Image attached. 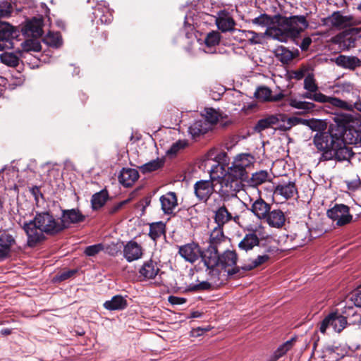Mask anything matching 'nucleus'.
I'll return each instance as SVG.
<instances>
[{"label":"nucleus","instance_id":"18","mask_svg":"<svg viewBox=\"0 0 361 361\" xmlns=\"http://www.w3.org/2000/svg\"><path fill=\"white\" fill-rule=\"evenodd\" d=\"M275 195H281L286 200L292 198L298 193V189L295 182H282L279 183L274 190Z\"/></svg>","mask_w":361,"mask_h":361},{"label":"nucleus","instance_id":"20","mask_svg":"<svg viewBox=\"0 0 361 361\" xmlns=\"http://www.w3.org/2000/svg\"><path fill=\"white\" fill-rule=\"evenodd\" d=\"M271 93L272 91L268 87L260 86L257 88L254 95L258 100L262 102H279L285 97L281 92L276 95H272Z\"/></svg>","mask_w":361,"mask_h":361},{"label":"nucleus","instance_id":"2","mask_svg":"<svg viewBox=\"0 0 361 361\" xmlns=\"http://www.w3.org/2000/svg\"><path fill=\"white\" fill-rule=\"evenodd\" d=\"M62 222L51 212H37L33 219L25 221L22 228L26 233L27 245L35 247L49 236H56L63 232Z\"/></svg>","mask_w":361,"mask_h":361},{"label":"nucleus","instance_id":"46","mask_svg":"<svg viewBox=\"0 0 361 361\" xmlns=\"http://www.w3.org/2000/svg\"><path fill=\"white\" fill-rule=\"evenodd\" d=\"M269 259V256L267 255H259L255 259L252 260L250 264H244V271H248L258 267L267 262Z\"/></svg>","mask_w":361,"mask_h":361},{"label":"nucleus","instance_id":"64","mask_svg":"<svg viewBox=\"0 0 361 361\" xmlns=\"http://www.w3.org/2000/svg\"><path fill=\"white\" fill-rule=\"evenodd\" d=\"M274 116L275 117V118H276V120H277V123H279V122L288 123V117L286 114H279L274 115Z\"/></svg>","mask_w":361,"mask_h":361},{"label":"nucleus","instance_id":"43","mask_svg":"<svg viewBox=\"0 0 361 361\" xmlns=\"http://www.w3.org/2000/svg\"><path fill=\"white\" fill-rule=\"evenodd\" d=\"M108 195L107 193L102 190L92 195L91 203L94 210L101 208L106 202Z\"/></svg>","mask_w":361,"mask_h":361},{"label":"nucleus","instance_id":"48","mask_svg":"<svg viewBox=\"0 0 361 361\" xmlns=\"http://www.w3.org/2000/svg\"><path fill=\"white\" fill-rule=\"evenodd\" d=\"M221 39V35L217 31H212L209 32L205 39L204 44L208 47H214L219 44Z\"/></svg>","mask_w":361,"mask_h":361},{"label":"nucleus","instance_id":"33","mask_svg":"<svg viewBox=\"0 0 361 361\" xmlns=\"http://www.w3.org/2000/svg\"><path fill=\"white\" fill-rule=\"evenodd\" d=\"M96 17H98L102 24L109 25L112 22V12L104 4H99L95 9Z\"/></svg>","mask_w":361,"mask_h":361},{"label":"nucleus","instance_id":"52","mask_svg":"<svg viewBox=\"0 0 361 361\" xmlns=\"http://www.w3.org/2000/svg\"><path fill=\"white\" fill-rule=\"evenodd\" d=\"M304 88L311 92H315L318 90V86L315 82L313 75H307L304 80Z\"/></svg>","mask_w":361,"mask_h":361},{"label":"nucleus","instance_id":"63","mask_svg":"<svg viewBox=\"0 0 361 361\" xmlns=\"http://www.w3.org/2000/svg\"><path fill=\"white\" fill-rule=\"evenodd\" d=\"M312 39L310 37H305L302 40L301 43H298V46L301 49L302 51H307L309 49V47L312 43Z\"/></svg>","mask_w":361,"mask_h":361},{"label":"nucleus","instance_id":"17","mask_svg":"<svg viewBox=\"0 0 361 361\" xmlns=\"http://www.w3.org/2000/svg\"><path fill=\"white\" fill-rule=\"evenodd\" d=\"M140 175L137 169L123 168L118 175L119 183L126 188L131 187L139 178Z\"/></svg>","mask_w":361,"mask_h":361},{"label":"nucleus","instance_id":"47","mask_svg":"<svg viewBox=\"0 0 361 361\" xmlns=\"http://www.w3.org/2000/svg\"><path fill=\"white\" fill-rule=\"evenodd\" d=\"M78 270L77 269L64 270L55 275L53 281L55 283H61L73 277L78 273Z\"/></svg>","mask_w":361,"mask_h":361},{"label":"nucleus","instance_id":"35","mask_svg":"<svg viewBox=\"0 0 361 361\" xmlns=\"http://www.w3.org/2000/svg\"><path fill=\"white\" fill-rule=\"evenodd\" d=\"M161 235H166V224L163 221L154 222L149 224V236L157 241Z\"/></svg>","mask_w":361,"mask_h":361},{"label":"nucleus","instance_id":"19","mask_svg":"<svg viewBox=\"0 0 361 361\" xmlns=\"http://www.w3.org/2000/svg\"><path fill=\"white\" fill-rule=\"evenodd\" d=\"M161 209L165 214H172L173 209L178 206L176 192H169L160 197Z\"/></svg>","mask_w":361,"mask_h":361},{"label":"nucleus","instance_id":"27","mask_svg":"<svg viewBox=\"0 0 361 361\" xmlns=\"http://www.w3.org/2000/svg\"><path fill=\"white\" fill-rule=\"evenodd\" d=\"M238 255L235 251L226 250L223 254L219 255V260L218 262V267H221L222 269H226L227 267L235 266L237 263Z\"/></svg>","mask_w":361,"mask_h":361},{"label":"nucleus","instance_id":"10","mask_svg":"<svg viewBox=\"0 0 361 361\" xmlns=\"http://www.w3.org/2000/svg\"><path fill=\"white\" fill-rule=\"evenodd\" d=\"M43 25L44 20L42 16L33 17L32 19L26 22L21 28V30L24 35L38 38L42 37L43 35Z\"/></svg>","mask_w":361,"mask_h":361},{"label":"nucleus","instance_id":"8","mask_svg":"<svg viewBox=\"0 0 361 361\" xmlns=\"http://www.w3.org/2000/svg\"><path fill=\"white\" fill-rule=\"evenodd\" d=\"M16 37V30L12 25L6 22H0V51L13 48L12 40Z\"/></svg>","mask_w":361,"mask_h":361},{"label":"nucleus","instance_id":"36","mask_svg":"<svg viewBox=\"0 0 361 361\" xmlns=\"http://www.w3.org/2000/svg\"><path fill=\"white\" fill-rule=\"evenodd\" d=\"M43 41L48 46L54 48H59L63 44L62 36L59 32H49L44 37Z\"/></svg>","mask_w":361,"mask_h":361},{"label":"nucleus","instance_id":"32","mask_svg":"<svg viewBox=\"0 0 361 361\" xmlns=\"http://www.w3.org/2000/svg\"><path fill=\"white\" fill-rule=\"evenodd\" d=\"M259 239L255 233H250L246 234L243 240L239 243L238 247L240 250L248 251L252 250L255 246L258 245Z\"/></svg>","mask_w":361,"mask_h":361},{"label":"nucleus","instance_id":"39","mask_svg":"<svg viewBox=\"0 0 361 361\" xmlns=\"http://www.w3.org/2000/svg\"><path fill=\"white\" fill-rule=\"evenodd\" d=\"M218 28L223 32L234 30L235 20L231 17H219L216 20Z\"/></svg>","mask_w":361,"mask_h":361},{"label":"nucleus","instance_id":"6","mask_svg":"<svg viewBox=\"0 0 361 361\" xmlns=\"http://www.w3.org/2000/svg\"><path fill=\"white\" fill-rule=\"evenodd\" d=\"M354 308L351 306H345L342 311L336 309L335 311L329 313L332 317L331 319V326L336 332L341 333L346 326L347 317L353 315Z\"/></svg>","mask_w":361,"mask_h":361},{"label":"nucleus","instance_id":"59","mask_svg":"<svg viewBox=\"0 0 361 361\" xmlns=\"http://www.w3.org/2000/svg\"><path fill=\"white\" fill-rule=\"evenodd\" d=\"M243 267L244 265L241 267L235 266L233 268L227 271L228 276H231L237 275L238 278L244 276L246 271H244V269H243Z\"/></svg>","mask_w":361,"mask_h":361},{"label":"nucleus","instance_id":"21","mask_svg":"<svg viewBox=\"0 0 361 361\" xmlns=\"http://www.w3.org/2000/svg\"><path fill=\"white\" fill-rule=\"evenodd\" d=\"M123 255L128 262L140 259L142 255V248L137 242L129 241L123 248Z\"/></svg>","mask_w":361,"mask_h":361},{"label":"nucleus","instance_id":"26","mask_svg":"<svg viewBox=\"0 0 361 361\" xmlns=\"http://www.w3.org/2000/svg\"><path fill=\"white\" fill-rule=\"evenodd\" d=\"M296 341L297 337L294 336L279 346L274 353L269 357V361H277L279 360L281 357L285 355L288 351L293 348Z\"/></svg>","mask_w":361,"mask_h":361},{"label":"nucleus","instance_id":"29","mask_svg":"<svg viewBox=\"0 0 361 361\" xmlns=\"http://www.w3.org/2000/svg\"><path fill=\"white\" fill-rule=\"evenodd\" d=\"M255 161V158L253 155L250 153H243L236 155L232 162L242 169L247 171L254 164Z\"/></svg>","mask_w":361,"mask_h":361},{"label":"nucleus","instance_id":"4","mask_svg":"<svg viewBox=\"0 0 361 361\" xmlns=\"http://www.w3.org/2000/svg\"><path fill=\"white\" fill-rule=\"evenodd\" d=\"M250 180L247 171L242 169L233 162L228 166L226 173L219 180L221 190L224 195H233L240 191L244 182L248 183Z\"/></svg>","mask_w":361,"mask_h":361},{"label":"nucleus","instance_id":"44","mask_svg":"<svg viewBox=\"0 0 361 361\" xmlns=\"http://www.w3.org/2000/svg\"><path fill=\"white\" fill-rule=\"evenodd\" d=\"M203 116H204L203 120L208 122L211 128L218 123L220 117L219 113L213 108H206Z\"/></svg>","mask_w":361,"mask_h":361},{"label":"nucleus","instance_id":"41","mask_svg":"<svg viewBox=\"0 0 361 361\" xmlns=\"http://www.w3.org/2000/svg\"><path fill=\"white\" fill-rule=\"evenodd\" d=\"M290 105L293 108L302 110V114L312 112L316 107V105L312 102L298 101L297 99H291Z\"/></svg>","mask_w":361,"mask_h":361},{"label":"nucleus","instance_id":"31","mask_svg":"<svg viewBox=\"0 0 361 361\" xmlns=\"http://www.w3.org/2000/svg\"><path fill=\"white\" fill-rule=\"evenodd\" d=\"M214 152H209L205 160V166H209L211 161L221 164V169L226 171L225 167L229 164L230 159L226 152L221 151L212 157Z\"/></svg>","mask_w":361,"mask_h":361},{"label":"nucleus","instance_id":"37","mask_svg":"<svg viewBox=\"0 0 361 361\" xmlns=\"http://www.w3.org/2000/svg\"><path fill=\"white\" fill-rule=\"evenodd\" d=\"M164 162V159L157 158L140 166V170L144 174L151 173L161 169Z\"/></svg>","mask_w":361,"mask_h":361},{"label":"nucleus","instance_id":"45","mask_svg":"<svg viewBox=\"0 0 361 361\" xmlns=\"http://www.w3.org/2000/svg\"><path fill=\"white\" fill-rule=\"evenodd\" d=\"M269 173L267 171L262 170L252 174L249 182L252 185H259L267 181Z\"/></svg>","mask_w":361,"mask_h":361},{"label":"nucleus","instance_id":"28","mask_svg":"<svg viewBox=\"0 0 361 361\" xmlns=\"http://www.w3.org/2000/svg\"><path fill=\"white\" fill-rule=\"evenodd\" d=\"M210 129V124L203 119H200L191 125L189 127L188 131L193 138H196L201 135L207 133Z\"/></svg>","mask_w":361,"mask_h":361},{"label":"nucleus","instance_id":"57","mask_svg":"<svg viewBox=\"0 0 361 361\" xmlns=\"http://www.w3.org/2000/svg\"><path fill=\"white\" fill-rule=\"evenodd\" d=\"M185 146V144L182 141L179 140L175 143H173L171 147L167 150L168 155H176L178 151L181 149H183Z\"/></svg>","mask_w":361,"mask_h":361},{"label":"nucleus","instance_id":"61","mask_svg":"<svg viewBox=\"0 0 361 361\" xmlns=\"http://www.w3.org/2000/svg\"><path fill=\"white\" fill-rule=\"evenodd\" d=\"M168 301L173 305H182L187 302V299L185 298L177 297L174 295H170L168 298Z\"/></svg>","mask_w":361,"mask_h":361},{"label":"nucleus","instance_id":"58","mask_svg":"<svg viewBox=\"0 0 361 361\" xmlns=\"http://www.w3.org/2000/svg\"><path fill=\"white\" fill-rule=\"evenodd\" d=\"M332 317L329 314L324 318V319L319 324V329L322 334H325L328 327L331 326Z\"/></svg>","mask_w":361,"mask_h":361},{"label":"nucleus","instance_id":"62","mask_svg":"<svg viewBox=\"0 0 361 361\" xmlns=\"http://www.w3.org/2000/svg\"><path fill=\"white\" fill-rule=\"evenodd\" d=\"M304 121H305V118L295 117V116L288 117V125L290 126V128L291 129V128L293 126H297L299 124L304 125Z\"/></svg>","mask_w":361,"mask_h":361},{"label":"nucleus","instance_id":"11","mask_svg":"<svg viewBox=\"0 0 361 361\" xmlns=\"http://www.w3.org/2000/svg\"><path fill=\"white\" fill-rule=\"evenodd\" d=\"M16 244L15 238L7 231L0 232V262L11 257L12 247Z\"/></svg>","mask_w":361,"mask_h":361},{"label":"nucleus","instance_id":"42","mask_svg":"<svg viewBox=\"0 0 361 361\" xmlns=\"http://www.w3.org/2000/svg\"><path fill=\"white\" fill-rule=\"evenodd\" d=\"M1 62L10 67H16L19 64V57L13 52H4L0 54Z\"/></svg>","mask_w":361,"mask_h":361},{"label":"nucleus","instance_id":"55","mask_svg":"<svg viewBox=\"0 0 361 361\" xmlns=\"http://www.w3.org/2000/svg\"><path fill=\"white\" fill-rule=\"evenodd\" d=\"M361 27H348L345 29L342 35L344 38L350 39L353 37H355L359 35V37L361 38Z\"/></svg>","mask_w":361,"mask_h":361},{"label":"nucleus","instance_id":"23","mask_svg":"<svg viewBox=\"0 0 361 361\" xmlns=\"http://www.w3.org/2000/svg\"><path fill=\"white\" fill-rule=\"evenodd\" d=\"M264 221H266L270 226L280 228L285 224L286 216L283 212L281 209H274L269 211Z\"/></svg>","mask_w":361,"mask_h":361},{"label":"nucleus","instance_id":"49","mask_svg":"<svg viewBox=\"0 0 361 361\" xmlns=\"http://www.w3.org/2000/svg\"><path fill=\"white\" fill-rule=\"evenodd\" d=\"M21 45L25 51H39L42 49L41 44L38 41L33 39L25 40Z\"/></svg>","mask_w":361,"mask_h":361},{"label":"nucleus","instance_id":"34","mask_svg":"<svg viewBox=\"0 0 361 361\" xmlns=\"http://www.w3.org/2000/svg\"><path fill=\"white\" fill-rule=\"evenodd\" d=\"M104 250L105 252L112 255L113 253V247L110 244H108L105 242L102 243H99L93 245L87 246L85 250V254L87 256H94L100 251Z\"/></svg>","mask_w":361,"mask_h":361},{"label":"nucleus","instance_id":"25","mask_svg":"<svg viewBox=\"0 0 361 361\" xmlns=\"http://www.w3.org/2000/svg\"><path fill=\"white\" fill-rule=\"evenodd\" d=\"M232 214L228 212V209L223 204L214 212V222L217 224V227L224 228V225L232 219Z\"/></svg>","mask_w":361,"mask_h":361},{"label":"nucleus","instance_id":"53","mask_svg":"<svg viewBox=\"0 0 361 361\" xmlns=\"http://www.w3.org/2000/svg\"><path fill=\"white\" fill-rule=\"evenodd\" d=\"M13 11L12 6L7 1L0 3V18H8Z\"/></svg>","mask_w":361,"mask_h":361},{"label":"nucleus","instance_id":"5","mask_svg":"<svg viewBox=\"0 0 361 361\" xmlns=\"http://www.w3.org/2000/svg\"><path fill=\"white\" fill-rule=\"evenodd\" d=\"M327 216L333 221H336L338 226H345L352 221L353 216L350 214V209L347 205L341 204L327 211Z\"/></svg>","mask_w":361,"mask_h":361},{"label":"nucleus","instance_id":"7","mask_svg":"<svg viewBox=\"0 0 361 361\" xmlns=\"http://www.w3.org/2000/svg\"><path fill=\"white\" fill-rule=\"evenodd\" d=\"M85 219L86 216L78 208L61 209L60 220L63 224L62 228L63 231L68 229L72 224L83 222Z\"/></svg>","mask_w":361,"mask_h":361},{"label":"nucleus","instance_id":"3","mask_svg":"<svg viewBox=\"0 0 361 361\" xmlns=\"http://www.w3.org/2000/svg\"><path fill=\"white\" fill-rule=\"evenodd\" d=\"M276 27H270L269 34L281 42L292 40L298 44L300 34L309 26L305 16H292L290 17L276 16Z\"/></svg>","mask_w":361,"mask_h":361},{"label":"nucleus","instance_id":"15","mask_svg":"<svg viewBox=\"0 0 361 361\" xmlns=\"http://www.w3.org/2000/svg\"><path fill=\"white\" fill-rule=\"evenodd\" d=\"M219 248L209 245L205 251L202 250V256L200 258L204 262V266L212 271L218 267V262L219 260Z\"/></svg>","mask_w":361,"mask_h":361},{"label":"nucleus","instance_id":"51","mask_svg":"<svg viewBox=\"0 0 361 361\" xmlns=\"http://www.w3.org/2000/svg\"><path fill=\"white\" fill-rule=\"evenodd\" d=\"M212 288V284L208 281H202L198 284L195 285H190L187 289L186 292H198L202 290H209Z\"/></svg>","mask_w":361,"mask_h":361},{"label":"nucleus","instance_id":"60","mask_svg":"<svg viewBox=\"0 0 361 361\" xmlns=\"http://www.w3.org/2000/svg\"><path fill=\"white\" fill-rule=\"evenodd\" d=\"M351 301L355 306L361 307V287L352 293Z\"/></svg>","mask_w":361,"mask_h":361},{"label":"nucleus","instance_id":"16","mask_svg":"<svg viewBox=\"0 0 361 361\" xmlns=\"http://www.w3.org/2000/svg\"><path fill=\"white\" fill-rule=\"evenodd\" d=\"M312 100L320 103H329L331 105L341 109H350L351 106L348 102L335 97H328L322 92H314Z\"/></svg>","mask_w":361,"mask_h":361},{"label":"nucleus","instance_id":"38","mask_svg":"<svg viewBox=\"0 0 361 361\" xmlns=\"http://www.w3.org/2000/svg\"><path fill=\"white\" fill-rule=\"evenodd\" d=\"M304 126L317 133L326 132L329 128L325 121L316 118L305 119Z\"/></svg>","mask_w":361,"mask_h":361},{"label":"nucleus","instance_id":"1","mask_svg":"<svg viewBox=\"0 0 361 361\" xmlns=\"http://www.w3.org/2000/svg\"><path fill=\"white\" fill-rule=\"evenodd\" d=\"M354 116L350 114H337L334 117V123L329 125L326 132L317 133L313 137V144L322 152L321 161L349 160L354 152L352 147L347 145L344 138Z\"/></svg>","mask_w":361,"mask_h":361},{"label":"nucleus","instance_id":"30","mask_svg":"<svg viewBox=\"0 0 361 361\" xmlns=\"http://www.w3.org/2000/svg\"><path fill=\"white\" fill-rule=\"evenodd\" d=\"M226 236L224 233V228L215 227L210 233L209 245L219 249L221 244L226 241Z\"/></svg>","mask_w":361,"mask_h":361},{"label":"nucleus","instance_id":"24","mask_svg":"<svg viewBox=\"0 0 361 361\" xmlns=\"http://www.w3.org/2000/svg\"><path fill=\"white\" fill-rule=\"evenodd\" d=\"M335 62L338 66L350 70H355L361 66V60L356 56L340 55L336 59Z\"/></svg>","mask_w":361,"mask_h":361},{"label":"nucleus","instance_id":"54","mask_svg":"<svg viewBox=\"0 0 361 361\" xmlns=\"http://www.w3.org/2000/svg\"><path fill=\"white\" fill-rule=\"evenodd\" d=\"M127 306L128 302L124 297L121 295H114V310H122Z\"/></svg>","mask_w":361,"mask_h":361},{"label":"nucleus","instance_id":"22","mask_svg":"<svg viewBox=\"0 0 361 361\" xmlns=\"http://www.w3.org/2000/svg\"><path fill=\"white\" fill-rule=\"evenodd\" d=\"M260 220H265L271 210V204L267 203L262 197H259L252 204L250 209Z\"/></svg>","mask_w":361,"mask_h":361},{"label":"nucleus","instance_id":"14","mask_svg":"<svg viewBox=\"0 0 361 361\" xmlns=\"http://www.w3.org/2000/svg\"><path fill=\"white\" fill-rule=\"evenodd\" d=\"M353 17L343 16L339 11L334 12L324 19V24L330 25L338 30L346 28L352 24Z\"/></svg>","mask_w":361,"mask_h":361},{"label":"nucleus","instance_id":"40","mask_svg":"<svg viewBox=\"0 0 361 361\" xmlns=\"http://www.w3.org/2000/svg\"><path fill=\"white\" fill-rule=\"evenodd\" d=\"M276 119L274 115H269L266 118L259 119L254 129L256 132L261 133L269 128H271L273 125L277 124V120Z\"/></svg>","mask_w":361,"mask_h":361},{"label":"nucleus","instance_id":"50","mask_svg":"<svg viewBox=\"0 0 361 361\" xmlns=\"http://www.w3.org/2000/svg\"><path fill=\"white\" fill-rule=\"evenodd\" d=\"M252 23L260 25L270 26L276 23V20H274L273 18L267 14H262L257 18L252 20Z\"/></svg>","mask_w":361,"mask_h":361},{"label":"nucleus","instance_id":"56","mask_svg":"<svg viewBox=\"0 0 361 361\" xmlns=\"http://www.w3.org/2000/svg\"><path fill=\"white\" fill-rule=\"evenodd\" d=\"M279 56L280 61L283 63H288L295 57V54L292 51L285 48L281 49V53Z\"/></svg>","mask_w":361,"mask_h":361},{"label":"nucleus","instance_id":"13","mask_svg":"<svg viewBox=\"0 0 361 361\" xmlns=\"http://www.w3.org/2000/svg\"><path fill=\"white\" fill-rule=\"evenodd\" d=\"M212 180H198L194 185V191L196 197L201 201L206 202L214 192V185Z\"/></svg>","mask_w":361,"mask_h":361},{"label":"nucleus","instance_id":"9","mask_svg":"<svg viewBox=\"0 0 361 361\" xmlns=\"http://www.w3.org/2000/svg\"><path fill=\"white\" fill-rule=\"evenodd\" d=\"M178 254L185 261L194 263L202 256V250L198 243L192 242L179 246Z\"/></svg>","mask_w":361,"mask_h":361},{"label":"nucleus","instance_id":"12","mask_svg":"<svg viewBox=\"0 0 361 361\" xmlns=\"http://www.w3.org/2000/svg\"><path fill=\"white\" fill-rule=\"evenodd\" d=\"M138 272L140 281L154 279L160 272V268L156 261L149 259L144 262Z\"/></svg>","mask_w":361,"mask_h":361}]
</instances>
